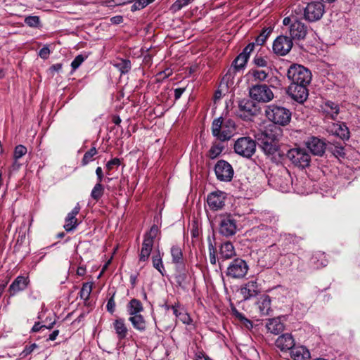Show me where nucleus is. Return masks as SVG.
I'll return each mask as SVG.
<instances>
[{
    "instance_id": "53",
    "label": "nucleus",
    "mask_w": 360,
    "mask_h": 360,
    "mask_svg": "<svg viewBox=\"0 0 360 360\" xmlns=\"http://www.w3.org/2000/svg\"><path fill=\"white\" fill-rule=\"evenodd\" d=\"M120 164V160L118 158H113L111 160L108 161L106 164V168L108 171L111 170L114 166H119Z\"/></svg>"
},
{
    "instance_id": "22",
    "label": "nucleus",
    "mask_w": 360,
    "mask_h": 360,
    "mask_svg": "<svg viewBox=\"0 0 360 360\" xmlns=\"http://www.w3.org/2000/svg\"><path fill=\"white\" fill-rule=\"evenodd\" d=\"M254 46H245L244 51L240 53L233 60V65L236 70H240L245 65L249 58L250 53Z\"/></svg>"
},
{
    "instance_id": "2",
    "label": "nucleus",
    "mask_w": 360,
    "mask_h": 360,
    "mask_svg": "<svg viewBox=\"0 0 360 360\" xmlns=\"http://www.w3.org/2000/svg\"><path fill=\"white\" fill-rule=\"evenodd\" d=\"M211 129L214 137L220 141H226L233 136L236 126L231 119L219 117L213 120Z\"/></svg>"
},
{
    "instance_id": "60",
    "label": "nucleus",
    "mask_w": 360,
    "mask_h": 360,
    "mask_svg": "<svg viewBox=\"0 0 360 360\" xmlns=\"http://www.w3.org/2000/svg\"><path fill=\"white\" fill-rule=\"evenodd\" d=\"M195 359L196 360H212L209 356L201 352L196 353Z\"/></svg>"
},
{
    "instance_id": "46",
    "label": "nucleus",
    "mask_w": 360,
    "mask_h": 360,
    "mask_svg": "<svg viewBox=\"0 0 360 360\" xmlns=\"http://www.w3.org/2000/svg\"><path fill=\"white\" fill-rule=\"evenodd\" d=\"M177 319L184 324H189L191 321L189 315L184 309H181V312L178 314Z\"/></svg>"
},
{
    "instance_id": "20",
    "label": "nucleus",
    "mask_w": 360,
    "mask_h": 360,
    "mask_svg": "<svg viewBox=\"0 0 360 360\" xmlns=\"http://www.w3.org/2000/svg\"><path fill=\"white\" fill-rule=\"evenodd\" d=\"M276 345L281 351L292 349L295 346L294 338L289 333L283 334L277 338Z\"/></svg>"
},
{
    "instance_id": "54",
    "label": "nucleus",
    "mask_w": 360,
    "mask_h": 360,
    "mask_svg": "<svg viewBox=\"0 0 360 360\" xmlns=\"http://www.w3.org/2000/svg\"><path fill=\"white\" fill-rule=\"evenodd\" d=\"M50 50L48 46H44L39 52V55L41 58L46 59L49 57Z\"/></svg>"
},
{
    "instance_id": "43",
    "label": "nucleus",
    "mask_w": 360,
    "mask_h": 360,
    "mask_svg": "<svg viewBox=\"0 0 360 360\" xmlns=\"http://www.w3.org/2000/svg\"><path fill=\"white\" fill-rule=\"evenodd\" d=\"M233 314L240 321H242L246 327H249V325L252 326V323L250 320L244 316L243 314L240 313L236 308H232Z\"/></svg>"
},
{
    "instance_id": "61",
    "label": "nucleus",
    "mask_w": 360,
    "mask_h": 360,
    "mask_svg": "<svg viewBox=\"0 0 360 360\" xmlns=\"http://www.w3.org/2000/svg\"><path fill=\"white\" fill-rule=\"evenodd\" d=\"M185 88H177L174 90V98L179 99L184 92Z\"/></svg>"
},
{
    "instance_id": "44",
    "label": "nucleus",
    "mask_w": 360,
    "mask_h": 360,
    "mask_svg": "<svg viewBox=\"0 0 360 360\" xmlns=\"http://www.w3.org/2000/svg\"><path fill=\"white\" fill-rule=\"evenodd\" d=\"M27 153V148L22 145H18L15 148L13 153L14 159H20Z\"/></svg>"
},
{
    "instance_id": "1",
    "label": "nucleus",
    "mask_w": 360,
    "mask_h": 360,
    "mask_svg": "<svg viewBox=\"0 0 360 360\" xmlns=\"http://www.w3.org/2000/svg\"><path fill=\"white\" fill-rule=\"evenodd\" d=\"M282 129L275 124H269L255 136L257 143L266 155H274L278 150V142L282 136Z\"/></svg>"
},
{
    "instance_id": "21",
    "label": "nucleus",
    "mask_w": 360,
    "mask_h": 360,
    "mask_svg": "<svg viewBox=\"0 0 360 360\" xmlns=\"http://www.w3.org/2000/svg\"><path fill=\"white\" fill-rule=\"evenodd\" d=\"M290 34L292 39H304L307 34V27L302 22L296 21L291 25Z\"/></svg>"
},
{
    "instance_id": "37",
    "label": "nucleus",
    "mask_w": 360,
    "mask_h": 360,
    "mask_svg": "<svg viewBox=\"0 0 360 360\" xmlns=\"http://www.w3.org/2000/svg\"><path fill=\"white\" fill-rule=\"evenodd\" d=\"M152 259L153 267L155 268L162 275H163L162 270H164V266L160 252H158L157 255H153Z\"/></svg>"
},
{
    "instance_id": "34",
    "label": "nucleus",
    "mask_w": 360,
    "mask_h": 360,
    "mask_svg": "<svg viewBox=\"0 0 360 360\" xmlns=\"http://www.w3.org/2000/svg\"><path fill=\"white\" fill-rule=\"evenodd\" d=\"M122 74L128 72L131 69V62L129 60H118L114 65Z\"/></svg>"
},
{
    "instance_id": "3",
    "label": "nucleus",
    "mask_w": 360,
    "mask_h": 360,
    "mask_svg": "<svg viewBox=\"0 0 360 360\" xmlns=\"http://www.w3.org/2000/svg\"><path fill=\"white\" fill-rule=\"evenodd\" d=\"M266 117L272 122L271 124L277 126H286L291 120V112L280 105H269L265 110Z\"/></svg>"
},
{
    "instance_id": "52",
    "label": "nucleus",
    "mask_w": 360,
    "mask_h": 360,
    "mask_svg": "<svg viewBox=\"0 0 360 360\" xmlns=\"http://www.w3.org/2000/svg\"><path fill=\"white\" fill-rule=\"evenodd\" d=\"M106 308L107 310L111 314H113V312L115 311V302L114 300V295L108 300Z\"/></svg>"
},
{
    "instance_id": "56",
    "label": "nucleus",
    "mask_w": 360,
    "mask_h": 360,
    "mask_svg": "<svg viewBox=\"0 0 360 360\" xmlns=\"http://www.w3.org/2000/svg\"><path fill=\"white\" fill-rule=\"evenodd\" d=\"M255 63L259 67H265L267 64L266 60L262 57H257L255 58Z\"/></svg>"
},
{
    "instance_id": "6",
    "label": "nucleus",
    "mask_w": 360,
    "mask_h": 360,
    "mask_svg": "<svg viewBox=\"0 0 360 360\" xmlns=\"http://www.w3.org/2000/svg\"><path fill=\"white\" fill-rule=\"evenodd\" d=\"M235 152L244 158H251L256 151V142L250 137L239 138L234 144Z\"/></svg>"
},
{
    "instance_id": "57",
    "label": "nucleus",
    "mask_w": 360,
    "mask_h": 360,
    "mask_svg": "<svg viewBox=\"0 0 360 360\" xmlns=\"http://www.w3.org/2000/svg\"><path fill=\"white\" fill-rule=\"evenodd\" d=\"M96 174L97 176V183L101 184L103 179V170L101 167H98L96 169Z\"/></svg>"
},
{
    "instance_id": "29",
    "label": "nucleus",
    "mask_w": 360,
    "mask_h": 360,
    "mask_svg": "<svg viewBox=\"0 0 360 360\" xmlns=\"http://www.w3.org/2000/svg\"><path fill=\"white\" fill-rule=\"evenodd\" d=\"M271 298L269 295H263L259 301V309L262 314L268 315L271 309Z\"/></svg>"
},
{
    "instance_id": "10",
    "label": "nucleus",
    "mask_w": 360,
    "mask_h": 360,
    "mask_svg": "<svg viewBox=\"0 0 360 360\" xmlns=\"http://www.w3.org/2000/svg\"><path fill=\"white\" fill-rule=\"evenodd\" d=\"M250 97L258 101L267 103L274 98L271 89L266 84L255 85L250 89Z\"/></svg>"
},
{
    "instance_id": "23",
    "label": "nucleus",
    "mask_w": 360,
    "mask_h": 360,
    "mask_svg": "<svg viewBox=\"0 0 360 360\" xmlns=\"http://www.w3.org/2000/svg\"><path fill=\"white\" fill-rule=\"evenodd\" d=\"M266 327L270 333L278 335L284 330V323L279 317L269 319Z\"/></svg>"
},
{
    "instance_id": "14",
    "label": "nucleus",
    "mask_w": 360,
    "mask_h": 360,
    "mask_svg": "<svg viewBox=\"0 0 360 360\" xmlns=\"http://www.w3.org/2000/svg\"><path fill=\"white\" fill-rule=\"evenodd\" d=\"M304 145L311 154L317 156H322L326 148V143L324 140L316 136L309 137L304 141Z\"/></svg>"
},
{
    "instance_id": "51",
    "label": "nucleus",
    "mask_w": 360,
    "mask_h": 360,
    "mask_svg": "<svg viewBox=\"0 0 360 360\" xmlns=\"http://www.w3.org/2000/svg\"><path fill=\"white\" fill-rule=\"evenodd\" d=\"M175 282L178 284L179 286L181 288H184V285L186 283V276L185 274H179L175 278Z\"/></svg>"
},
{
    "instance_id": "40",
    "label": "nucleus",
    "mask_w": 360,
    "mask_h": 360,
    "mask_svg": "<svg viewBox=\"0 0 360 360\" xmlns=\"http://www.w3.org/2000/svg\"><path fill=\"white\" fill-rule=\"evenodd\" d=\"M25 22L31 27H40V19L39 16H28L25 18Z\"/></svg>"
},
{
    "instance_id": "15",
    "label": "nucleus",
    "mask_w": 360,
    "mask_h": 360,
    "mask_svg": "<svg viewBox=\"0 0 360 360\" xmlns=\"http://www.w3.org/2000/svg\"><path fill=\"white\" fill-rule=\"evenodd\" d=\"M260 292L259 285L256 278L250 279L242 285L240 288V293L242 295L244 300L256 297Z\"/></svg>"
},
{
    "instance_id": "62",
    "label": "nucleus",
    "mask_w": 360,
    "mask_h": 360,
    "mask_svg": "<svg viewBox=\"0 0 360 360\" xmlns=\"http://www.w3.org/2000/svg\"><path fill=\"white\" fill-rule=\"evenodd\" d=\"M141 8H143V6L141 5V4L138 1V0L136 1H135V3L131 6V11H137V10H140Z\"/></svg>"
},
{
    "instance_id": "58",
    "label": "nucleus",
    "mask_w": 360,
    "mask_h": 360,
    "mask_svg": "<svg viewBox=\"0 0 360 360\" xmlns=\"http://www.w3.org/2000/svg\"><path fill=\"white\" fill-rule=\"evenodd\" d=\"M122 21H123V18L121 15H116V16L112 17L110 18V22L115 25L120 24L122 22Z\"/></svg>"
},
{
    "instance_id": "28",
    "label": "nucleus",
    "mask_w": 360,
    "mask_h": 360,
    "mask_svg": "<svg viewBox=\"0 0 360 360\" xmlns=\"http://www.w3.org/2000/svg\"><path fill=\"white\" fill-rule=\"evenodd\" d=\"M129 321L133 327L139 331H144L146 328V323L144 317L140 314L129 316Z\"/></svg>"
},
{
    "instance_id": "16",
    "label": "nucleus",
    "mask_w": 360,
    "mask_h": 360,
    "mask_svg": "<svg viewBox=\"0 0 360 360\" xmlns=\"http://www.w3.org/2000/svg\"><path fill=\"white\" fill-rule=\"evenodd\" d=\"M225 195L221 191H214L208 195L207 204L212 210H219L224 206Z\"/></svg>"
},
{
    "instance_id": "17",
    "label": "nucleus",
    "mask_w": 360,
    "mask_h": 360,
    "mask_svg": "<svg viewBox=\"0 0 360 360\" xmlns=\"http://www.w3.org/2000/svg\"><path fill=\"white\" fill-rule=\"evenodd\" d=\"M239 115L244 119H249L250 117L256 114L257 110L252 101L249 100H243L240 101Z\"/></svg>"
},
{
    "instance_id": "64",
    "label": "nucleus",
    "mask_w": 360,
    "mask_h": 360,
    "mask_svg": "<svg viewBox=\"0 0 360 360\" xmlns=\"http://www.w3.org/2000/svg\"><path fill=\"white\" fill-rule=\"evenodd\" d=\"M62 68V65L60 64V63H58V64H55V65H53L50 68V71L53 72H58L61 70Z\"/></svg>"
},
{
    "instance_id": "11",
    "label": "nucleus",
    "mask_w": 360,
    "mask_h": 360,
    "mask_svg": "<svg viewBox=\"0 0 360 360\" xmlns=\"http://www.w3.org/2000/svg\"><path fill=\"white\" fill-rule=\"evenodd\" d=\"M219 233L226 237L233 236L237 231L236 220L231 215H222L219 222Z\"/></svg>"
},
{
    "instance_id": "25",
    "label": "nucleus",
    "mask_w": 360,
    "mask_h": 360,
    "mask_svg": "<svg viewBox=\"0 0 360 360\" xmlns=\"http://www.w3.org/2000/svg\"><path fill=\"white\" fill-rule=\"evenodd\" d=\"M113 327L119 340L124 339L128 333V329L124 319H117L113 322Z\"/></svg>"
},
{
    "instance_id": "7",
    "label": "nucleus",
    "mask_w": 360,
    "mask_h": 360,
    "mask_svg": "<svg viewBox=\"0 0 360 360\" xmlns=\"http://www.w3.org/2000/svg\"><path fill=\"white\" fill-rule=\"evenodd\" d=\"M325 13V7L321 1H311L303 10L304 19L313 22L319 20Z\"/></svg>"
},
{
    "instance_id": "47",
    "label": "nucleus",
    "mask_w": 360,
    "mask_h": 360,
    "mask_svg": "<svg viewBox=\"0 0 360 360\" xmlns=\"http://www.w3.org/2000/svg\"><path fill=\"white\" fill-rule=\"evenodd\" d=\"M208 249H209V257H210V262L212 264H216V262H217V258H216V248L215 247L212 245V243H209V245H208Z\"/></svg>"
},
{
    "instance_id": "4",
    "label": "nucleus",
    "mask_w": 360,
    "mask_h": 360,
    "mask_svg": "<svg viewBox=\"0 0 360 360\" xmlns=\"http://www.w3.org/2000/svg\"><path fill=\"white\" fill-rule=\"evenodd\" d=\"M287 77L295 84H309L311 80V72L304 66L292 64L288 68Z\"/></svg>"
},
{
    "instance_id": "41",
    "label": "nucleus",
    "mask_w": 360,
    "mask_h": 360,
    "mask_svg": "<svg viewBox=\"0 0 360 360\" xmlns=\"http://www.w3.org/2000/svg\"><path fill=\"white\" fill-rule=\"evenodd\" d=\"M273 45H292L291 38L280 35L274 41Z\"/></svg>"
},
{
    "instance_id": "36",
    "label": "nucleus",
    "mask_w": 360,
    "mask_h": 360,
    "mask_svg": "<svg viewBox=\"0 0 360 360\" xmlns=\"http://www.w3.org/2000/svg\"><path fill=\"white\" fill-rule=\"evenodd\" d=\"M92 290V284L90 283H84L82 285L80 290V297L84 300H87L89 298L91 292Z\"/></svg>"
},
{
    "instance_id": "26",
    "label": "nucleus",
    "mask_w": 360,
    "mask_h": 360,
    "mask_svg": "<svg viewBox=\"0 0 360 360\" xmlns=\"http://www.w3.org/2000/svg\"><path fill=\"white\" fill-rule=\"evenodd\" d=\"M143 311V304L137 299H131L127 304V311L129 316L140 314Z\"/></svg>"
},
{
    "instance_id": "18",
    "label": "nucleus",
    "mask_w": 360,
    "mask_h": 360,
    "mask_svg": "<svg viewBox=\"0 0 360 360\" xmlns=\"http://www.w3.org/2000/svg\"><path fill=\"white\" fill-rule=\"evenodd\" d=\"M30 283V280L28 277H25L22 276H18L10 285L8 288V292L11 296H14L19 292L23 291L26 289L28 284Z\"/></svg>"
},
{
    "instance_id": "9",
    "label": "nucleus",
    "mask_w": 360,
    "mask_h": 360,
    "mask_svg": "<svg viewBox=\"0 0 360 360\" xmlns=\"http://www.w3.org/2000/svg\"><path fill=\"white\" fill-rule=\"evenodd\" d=\"M248 266L246 262L240 258L233 259L229 265L226 276L233 278H242L248 273Z\"/></svg>"
},
{
    "instance_id": "30",
    "label": "nucleus",
    "mask_w": 360,
    "mask_h": 360,
    "mask_svg": "<svg viewBox=\"0 0 360 360\" xmlns=\"http://www.w3.org/2000/svg\"><path fill=\"white\" fill-rule=\"evenodd\" d=\"M272 31L273 28L271 27L263 29L262 32L257 37L255 43L251 42L248 45H255V44L256 45H264Z\"/></svg>"
},
{
    "instance_id": "31",
    "label": "nucleus",
    "mask_w": 360,
    "mask_h": 360,
    "mask_svg": "<svg viewBox=\"0 0 360 360\" xmlns=\"http://www.w3.org/2000/svg\"><path fill=\"white\" fill-rule=\"evenodd\" d=\"M323 109L327 113L330 114L333 120L336 118L340 110L338 104L329 101L325 103Z\"/></svg>"
},
{
    "instance_id": "48",
    "label": "nucleus",
    "mask_w": 360,
    "mask_h": 360,
    "mask_svg": "<svg viewBox=\"0 0 360 360\" xmlns=\"http://www.w3.org/2000/svg\"><path fill=\"white\" fill-rule=\"evenodd\" d=\"M338 135L340 136L342 139H348L349 137V131L345 124H340L339 126V131L338 132Z\"/></svg>"
},
{
    "instance_id": "24",
    "label": "nucleus",
    "mask_w": 360,
    "mask_h": 360,
    "mask_svg": "<svg viewBox=\"0 0 360 360\" xmlns=\"http://www.w3.org/2000/svg\"><path fill=\"white\" fill-rule=\"evenodd\" d=\"M290 354L294 360H308L310 359L309 350L303 346L293 347Z\"/></svg>"
},
{
    "instance_id": "32",
    "label": "nucleus",
    "mask_w": 360,
    "mask_h": 360,
    "mask_svg": "<svg viewBox=\"0 0 360 360\" xmlns=\"http://www.w3.org/2000/svg\"><path fill=\"white\" fill-rule=\"evenodd\" d=\"M171 255L173 263L176 264H183V253L181 248L178 245H174L171 248Z\"/></svg>"
},
{
    "instance_id": "45",
    "label": "nucleus",
    "mask_w": 360,
    "mask_h": 360,
    "mask_svg": "<svg viewBox=\"0 0 360 360\" xmlns=\"http://www.w3.org/2000/svg\"><path fill=\"white\" fill-rule=\"evenodd\" d=\"M269 72L263 70H255L252 72V75L255 79L264 81L268 77Z\"/></svg>"
},
{
    "instance_id": "50",
    "label": "nucleus",
    "mask_w": 360,
    "mask_h": 360,
    "mask_svg": "<svg viewBox=\"0 0 360 360\" xmlns=\"http://www.w3.org/2000/svg\"><path fill=\"white\" fill-rule=\"evenodd\" d=\"M37 347H38L37 345L35 343H32L30 345H27L25 347L23 351L21 352L20 355L22 357H25L27 355L30 354L34 351V349H36Z\"/></svg>"
},
{
    "instance_id": "39",
    "label": "nucleus",
    "mask_w": 360,
    "mask_h": 360,
    "mask_svg": "<svg viewBox=\"0 0 360 360\" xmlns=\"http://www.w3.org/2000/svg\"><path fill=\"white\" fill-rule=\"evenodd\" d=\"M97 153V150L95 147L91 148L89 150L85 153L82 160V165L83 166L86 165L88 163L93 160V157Z\"/></svg>"
},
{
    "instance_id": "27",
    "label": "nucleus",
    "mask_w": 360,
    "mask_h": 360,
    "mask_svg": "<svg viewBox=\"0 0 360 360\" xmlns=\"http://www.w3.org/2000/svg\"><path fill=\"white\" fill-rule=\"evenodd\" d=\"M219 254L224 259L231 258L236 255L235 249L231 242H225L220 246Z\"/></svg>"
},
{
    "instance_id": "59",
    "label": "nucleus",
    "mask_w": 360,
    "mask_h": 360,
    "mask_svg": "<svg viewBox=\"0 0 360 360\" xmlns=\"http://www.w3.org/2000/svg\"><path fill=\"white\" fill-rule=\"evenodd\" d=\"M171 72L172 71L170 70H166L163 72H160L158 76V79H165V78H167L170 75H171Z\"/></svg>"
},
{
    "instance_id": "55",
    "label": "nucleus",
    "mask_w": 360,
    "mask_h": 360,
    "mask_svg": "<svg viewBox=\"0 0 360 360\" xmlns=\"http://www.w3.org/2000/svg\"><path fill=\"white\" fill-rule=\"evenodd\" d=\"M139 46H133L132 48H130L129 49V54L133 55L134 57L139 58L142 55L143 49H140L139 51H135V50L139 48Z\"/></svg>"
},
{
    "instance_id": "42",
    "label": "nucleus",
    "mask_w": 360,
    "mask_h": 360,
    "mask_svg": "<svg viewBox=\"0 0 360 360\" xmlns=\"http://www.w3.org/2000/svg\"><path fill=\"white\" fill-rule=\"evenodd\" d=\"M273 52L277 56H283L288 54L292 46H271Z\"/></svg>"
},
{
    "instance_id": "35",
    "label": "nucleus",
    "mask_w": 360,
    "mask_h": 360,
    "mask_svg": "<svg viewBox=\"0 0 360 360\" xmlns=\"http://www.w3.org/2000/svg\"><path fill=\"white\" fill-rule=\"evenodd\" d=\"M224 149V146L219 143H214L209 152L208 155L211 159H214L218 157Z\"/></svg>"
},
{
    "instance_id": "63",
    "label": "nucleus",
    "mask_w": 360,
    "mask_h": 360,
    "mask_svg": "<svg viewBox=\"0 0 360 360\" xmlns=\"http://www.w3.org/2000/svg\"><path fill=\"white\" fill-rule=\"evenodd\" d=\"M21 164L18 162V159H14L13 163L11 166L13 171H17L20 169Z\"/></svg>"
},
{
    "instance_id": "5",
    "label": "nucleus",
    "mask_w": 360,
    "mask_h": 360,
    "mask_svg": "<svg viewBox=\"0 0 360 360\" xmlns=\"http://www.w3.org/2000/svg\"><path fill=\"white\" fill-rule=\"evenodd\" d=\"M287 157L295 166L299 168L304 169L310 165L311 156L304 148H292L288 150Z\"/></svg>"
},
{
    "instance_id": "12",
    "label": "nucleus",
    "mask_w": 360,
    "mask_h": 360,
    "mask_svg": "<svg viewBox=\"0 0 360 360\" xmlns=\"http://www.w3.org/2000/svg\"><path fill=\"white\" fill-rule=\"evenodd\" d=\"M308 85L290 84L288 89V94L293 100L303 103L309 96Z\"/></svg>"
},
{
    "instance_id": "38",
    "label": "nucleus",
    "mask_w": 360,
    "mask_h": 360,
    "mask_svg": "<svg viewBox=\"0 0 360 360\" xmlns=\"http://www.w3.org/2000/svg\"><path fill=\"white\" fill-rule=\"evenodd\" d=\"M314 263L316 264V267L325 266L327 264V261L325 259V255L323 252H318L312 257Z\"/></svg>"
},
{
    "instance_id": "8",
    "label": "nucleus",
    "mask_w": 360,
    "mask_h": 360,
    "mask_svg": "<svg viewBox=\"0 0 360 360\" xmlns=\"http://www.w3.org/2000/svg\"><path fill=\"white\" fill-rule=\"evenodd\" d=\"M158 233V226L157 225H153L150 231L145 234L139 257L141 261L145 262L148 259L154 244V239L156 238Z\"/></svg>"
},
{
    "instance_id": "19",
    "label": "nucleus",
    "mask_w": 360,
    "mask_h": 360,
    "mask_svg": "<svg viewBox=\"0 0 360 360\" xmlns=\"http://www.w3.org/2000/svg\"><path fill=\"white\" fill-rule=\"evenodd\" d=\"M79 211L80 206L77 204L73 210L68 214L65 218V224L64 225V229L67 231H71L77 226L79 223L76 216L79 214Z\"/></svg>"
},
{
    "instance_id": "33",
    "label": "nucleus",
    "mask_w": 360,
    "mask_h": 360,
    "mask_svg": "<svg viewBox=\"0 0 360 360\" xmlns=\"http://www.w3.org/2000/svg\"><path fill=\"white\" fill-rule=\"evenodd\" d=\"M103 193H104L103 186L100 183H97L94 186V188L91 192V197L94 200L98 201L103 196Z\"/></svg>"
},
{
    "instance_id": "49",
    "label": "nucleus",
    "mask_w": 360,
    "mask_h": 360,
    "mask_svg": "<svg viewBox=\"0 0 360 360\" xmlns=\"http://www.w3.org/2000/svg\"><path fill=\"white\" fill-rule=\"evenodd\" d=\"M84 59L85 57L82 55H78L77 56H76V58L72 60L71 63V67L72 70H75L76 69H77L79 67V65L84 62Z\"/></svg>"
},
{
    "instance_id": "13",
    "label": "nucleus",
    "mask_w": 360,
    "mask_h": 360,
    "mask_svg": "<svg viewBox=\"0 0 360 360\" xmlns=\"http://www.w3.org/2000/svg\"><path fill=\"white\" fill-rule=\"evenodd\" d=\"M214 172L217 179L222 181H230L233 176L231 165L225 160L217 162L214 167Z\"/></svg>"
}]
</instances>
